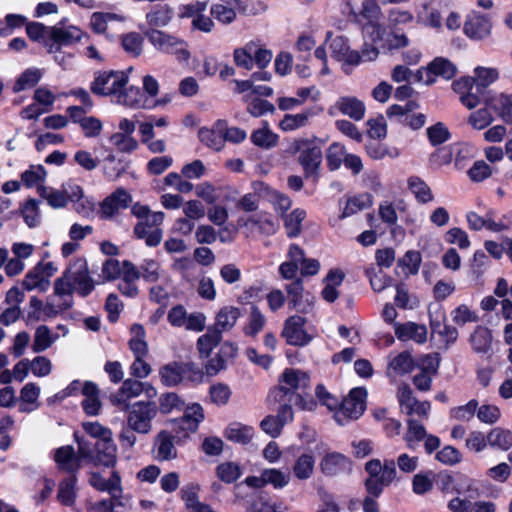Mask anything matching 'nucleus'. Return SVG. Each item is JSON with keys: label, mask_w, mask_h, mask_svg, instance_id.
Segmentation results:
<instances>
[{"label": "nucleus", "mask_w": 512, "mask_h": 512, "mask_svg": "<svg viewBox=\"0 0 512 512\" xmlns=\"http://www.w3.org/2000/svg\"><path fill=\"white\" fill-rule=\"evenodd\" d=\"M161 382L167 387H173L182 382V362H171L160 369Z\"/></svg>", "instance_id": "ea45409f"}, {"label": "nucleus", "mask_w": 512, "mask_h": 512, "mask_svg": "<svg viewBox=\"0 0 512 512\" xmlns=\"http://www.w3.org/2000/svg\"><path fill=\"white\" fill-rule=\"evenodd\" d=\"M254 43H248L242 48H236L233 52V59L238 67L250 70L253 67Z\"/></svg>", "instance_id": "4d7b16f0"}, {"label": "nucleus", "mask_w": 512, "mask_h": 512, "mask_svg": "<svg viewBox=\"0 0 512 512\" xmlns=\"http://www.w3.org/2000/svg\"><path fill=\"white\" fill-rule=\"evenodd\" d=\"M130 202V194L122 188L117 189L114 193H112L102 202V217L110 218L114 216L119 211V209L127 208Z\"/></svg>", "instance_id": "4be33fe9"}, {"label": "nucleus", "mask_w": 512, "mask_h": 512, "mask_svg": "<svg viewBox=\"0 0 512 512\" xmlns=\"http://www.w3.org/2000/svg\"><path fill=\"white\" fill-rule=\"evenodd\" d=\"M36 191L52 208H63L69 202V196L65 191L55 190L44 185H37Z\"/></svg>", "instance_id": "473e14b6"}, {"label": "nucleus", "mask_w": 512, "mask_h": 512, "mask_svg": "<svg viewBox=\"0 0 512 512\" xmlns=\"http://www.w3.org/2000/svg\"><path fill=\"white\" fill-rule=\"evenodd\" d=\"M221 340L222 335L212 327H209L207 332L197 340V348L200 355L205 358L209 357L212 350L220 344Z\"/></svg>", "instance_id": "4c0bfd02"}, {"label": "nucleus", "mask_w": 512, "mask_h": 512, "mask_svg": "<svg viewBox=\"0 0 512 512\" xmlns=\"http://www.w3.org/2000/svg\"><path fill=\"white\" fill-rule=\"evenodd\" d=\"M315 457L311 453L299 455L292 466V473L297 480L306 481L310 479L315 470Z\"/></svg>", "instance_id": "c85d7f7f"}, {"label": "nucleus", "mask_w": 512, "mask_h": 512, "mask_svg": "<svg viewBox=\"0 0 512 512\" xmlns=\"http://www.w3.org/2000/svg\"><path fill=\"white\" fill-rule=\"evenodd\" d=\"M184 407V401L173 392L162 394L159 397L158 411L163 414H169L173 410H181Z\"/></svg>", "instance_id": "13d9d810"}, {"label": "nucleus", "mask_w": 512, "mask_h": 512, "mask_svg": "<svg viewBox=\"0 0 512 512\" xmlns=\"http://www.w3.org/2000/svg\"><path fill=\"white\" fill-rule=\"evenodd\" d=\"M89 483L99 491H107L113 498L122 494L121 477L117 471H113L109 479H105L100 473H91Z\"/></svg>", "instance_id": "412c9836"}, {"label": "nucleus", "mask_w": 512, "mask_h": 512, "mask_svg": "<svg viewBox=\"0 0 512 512\" xmlns=\"http://www.w3.org/2000/svg\"><path fill=\"white\" fill-rule=\"evenodd\" d=\"M95 288V282L90 275L85 259L74 261L54 282V294L59 298L58 304L43 305V302L34 298V320H44L53 317L60 311L70 309L73 304V294L87 297Z\"/></svg>", "instance_id": "f257e3e1"}, {"label": "nucleus", "mask_w": 512, "mask_h": 512, "mask_svg": "<svg viewBox=\"0 0 512 512\" xmlns=\"http://www.w3.org/2000/svg\"><path fill=\"white\" fill-rule=\"evenodd\" d=\"M453 90L460 95V102L468 109H473L480 104L479 94L473 92L475 88V78L464 76L452 84Z\"/></svg>", "instance_id": "f3484780"}, {"label": "nucleus", "mask_w": 512, "mask_h": 512, "mask_svg": "<svg viewBox=\"0 0 512 512\" xmlns=\"http://www.w3.org/2000/svg\"><path fill=\"white\" fill-rule=\"evenodd\" d=\"M99 393V388L95 383L91 381L84 383L82 387V394L84 396L82 408L89 416H96L100 412L102 404L99 399Z\"/></svg>", "instance_id": "393cba45"}, {"label": "nucleus", "mask_w": 512, "mask_h": 512, "mask_svg": "<svg viewBox=\"0 0 512 512\" xmlns=\"http://www.w3.org/2000/svg\"><path fill=\"white\" fill-rule=\"evenodd\" d=\"M407 424L408 431L404 437V440L407 442V446L409 448L414 449V442L422 441L426 437V429L422 424L414 419H409Z\"/></svg>", "instance_id": "052dcab7"}, {"label": "nucleus", "mask_w": 512, "mask_h": 512, "mask_svg": "<svg viewBox=\"0 0 512 512\" xmlns=\"http://www.w3.org/2000/svg\"><path fill=\"white\" fill-rule=\"evenodd\" d=\"M321 472L327 477H336L348 474L352 470V462L345 455L338 452L327 453L319 464Z\"/></svg>", "instance_id": "ddd939ff"}, {"label": "nucleus", "mask_w": 512, "mask_h": 512, "mask_svg": "<svg viewBox=\"0 0 512 512\" xmlns=\"http://www.w3.org/2000/svg\"><path fill=\"white\" fill-rule=\"evenodd\" d=\"M309 376L301 370L286 368L279 379V386L272 389L268 395L269 401L293 402L295 406L306 409L307 404L302 394L308 387Z\"/></svg>", "instance_id": "7ed1b4c3"}, {"label": "nucleus", "mask_w": 512, "mask_h": 512, "mask_svg": "<svg viewBox=\"0 0 512 512\" xmlns=\"http://www.w3.org/2000/svg\"><path fill=\"white\" fill-rule=\"evenodd\" d=\"M240 316L239 308L224 306L218 311L212 328L222 335L223 332H227L235 326Z\"/></svg>", "instance_id": "a878e982"}, {"label": "nucleus", "mask_w": 512, "mask_h": 512, "mask_svg": "<svg viewBox=\"0 0 512 512\" xmlns=\"http://www.w3.org/2000/svg\"><path fill=\"white\" fill-rule=\"evenodd\" d=\"M332 33H327V39L330 40V49L332 56L338 61H344L350 65H357L360 63L359 52L351 50L348 45V40L344 36H336L331 38Z\"/></svg>", "instance_id": "6ab92c4d"}, {"label": "nucleus", "mask_w": 512, "mask_h": 512, "mask_svg": "<svg viewBox=\"0 0 512 512\" xmlns=\"http://www.w3.org/2000/svg\"><path fill=\"white\" fill-rule=\"evenodd\" d=\"M218 478L227 484L236 482L242 475L240 466L234 462H223L216 468Z\"/></svg>", "instance_id": "3c124183"}, {"label": "nucleus", "mask_w": 512, "mask_h": 512, "mask_svg": "<svg viewBox=\"0 0 512 512\" xmlns=\"http://www.w3.org/2000/svg\"><path fill=\"white\" fill-rule=\"evenodd\" d=\"M142 393L151 397L156 394V391L148 383L135 379H126L123 381L118 391L110 395L109 399L116 409L126 411L130 408V400L140 396Z\"/></svg>", "instance_id": "6e6552de"}, {"label": "nucleus", "mask_w": 512, "mask_h": 512, "mask_svg": "<svg viewBox=\"0 0 512 512\" xmlns=\"http://www.w3.org/2000/svg\"><path fill=\"white\" fill-rule=\"evenodd\" d=\"M266 323L265 316L261 313L259 308L255 305L251 306L248 325L244 328V333L250 336H256Z\"/></svg>", "instance_id": "bf43d9fd"}, {"label": "nucleus", "mask_w": 512, "mask_h": 512, "mask_svg": "<svg viewBox=\"0 0 512 512\" xmlns=\"http://www.w3.org/2000/svg\"><path fill=\"white\" fill-rule=\"evenodd\" d=\"M491 447L506 451L512 447V432L501 427L493 428L487 435Z\"/></svg>", "instance_id": "37998d69"}, {"label": "nucleus", "mask_w": 512, "mask_h": 512, "mask_svg": "<svg viewBox=\"0 0 512 512\" xmlns=\"http://www.w3.org/2000/svg\"><path fill=\"white\" fill-rule=\"evenodd\" d=\"M346 154L345 147L338 143L333 142L326 150V162L330 171H336L341 167Z\"/></svg>", "instance_id": "603ef678"}, {"label": "nucleus", "mask_w": 512, "mask_h": 512, "mask_svg": "<svg viewBox=\"0 0 512 512\" xmlns=\"http://www.w3.org/2000/svg\"><path fill=\"white\" fill-rule=\"evenodd\" d=\"M211 15L223 24H230L236 18L234 8L223 4L212 5Z\"/></svg>", "instance_id": "774afa93"}, {"label": "nucleus", "mask_w": 512, "mask_h": 512, "mask_svg": "<svg viewBox=\"0 0 512 512\" xmlns=\"http://www.w3.org/2000/svg\"><path fill=\"white\" fill-rule=\"evenodd\" d=\"M122 46L127 53L139 56L142 53L143 38L139 33H128L122 37Z\"/></svg>", "instance_id": "69168bd1"}, {"label": "nucleus", "mask_w": 512, "mask_h": 512, "mask_svg": "<svg viewBox=\"0 0 512 512\" xmlns=\"http://www.w3.org/2000/svg\"><path fill=\"white\" fill-rule=\"evenodd\" d=\"M125 17L116 13L110 12H94L91 16V27L98 33H106L109 29L118 31L122 28Z\"/></svg>", "instance_id": "aec40b11"}, {"label": "nucleus", "mask_w": 512, "mask_h": 512, "mask_svg": "<svg viewBox=\"0 0 512 512\" xmlns=\"http://www.w3.org/2000/svg\"><path fill=\"white\" fill-rule=\"evenodd\" d=\"M427 137L431 145L437 146L443 144L450 138V132L442 122H437L427 128Z\"/></svg>", "instance_id": "e2e57ef3"}, {"label": "nucleus", "mask_w": 512, "mask_h": 512, "mask_svg": "<svg viewBox=\"0 0 512 512\" xmlns=\"http://www.w3.org/2000/svg\"><path fill=\"white\" fill-rule=\"evenodd\" d=\"M475 72V90L481 94L485 88L494 83L498 77L499 72L495 68L477 67Z\"/></svg>", "instance_id": "a18cd8bd"}, {"label": "nucleus", "mask_w": 512, "mask_h": 512, "mask_svg": "<svg viewBox=\"0 0 512 512\" xmlns=\"http://www.w3.org/2000/svg\"><path fill=\"white\" fill-rule=\"evenodd\" d=\"M57 268L53 262H39L34 267V289L45 292L50 287V278L55 274Z\"/></svg>", "instance_id": "7c9ffc66"}, {"label": "nucleus", "mask_w": 512, "mask_h": 512, "mask_svg": "<svg viewBox=\"0 0 512 512\" xmlns=\"http://www.w3.org/2000/svg\"><path fill=\"white\" fill-rule=\"evenodd\" d=\"M305 217L306 212L300 208L294 209L290 214L285 216L284 226L288 237L293 238L300 234L302 221Z\"/></svg>", "instance_id": "8fccbe9b"}, {"label": "nucleus", "mask_w": 512, "mask_h": 512, "mask_svg": "<svg viewBox=\"0 0 512 512\" xmlns=\"http://www.w3.org/2000/svg\"><path fill=\"white\" fill-rule=\"evenodd\" d=\"M336 107L342 114L347 115L355 121H360L364 118L365 105L356 97H341L337 101Z\"/></svg>", "instance_id": "c756f323"}, {"label": "nucleus", "mask_w": 512, "mask_h": 512, "mask_svg": "<svg viewBox=\"0 0 512 512\" xmlns=\"http://www.w3.org/2000/svg\"><path fill=\"white\" fill-rule=\"evenodd\" d=\"M153 454L154 458L161 462L177 458L178 452L174 444V436L170 432L161 430L156 435L154 438Z\"/></svg>", "instance_id": "dca6fc26"}, {"label": "nucleus", "mask_w": 512, "mask_h": 512, "mask_svg": "<svg viewBox=\"0 0 512 512\" xmlns=\"http://www.w3.org/2000/svg\"><path fill=\"white\" fill-rule=\"evenodd\" d=\"M372 205V196L368 193L361 194L347 200L346 206L340 218L349 217L359 211L369 208Z\"/></svg>", "instance_id": "09e8293b"}, {"label": "nucleus", "mask_w": 512, "mask_h": 512, "mask_svg": "<svg viewBox=\"0 0 512 512\" xmlns=\"http://www.w3.org/2000/svg\"><path fill=\"white\" fill-rule=\"evenodd\" d=\"M313 115L314 112L311 109L305 110L298 114H285L279 123V127L285 132L294 131L298 128L306 126L309 118H311Z\"/></svg>", "instance_id": "58836bf2"}, {"label": "nucleus", "mask_w": 512, "mask_h": 512, "mask_svg": "<svg viewBox=\"0 0 512 512\" xmlns=\"http://www.w3.org/2000/svg\"><path fill=\"white\" fill-rule=\"evenodd\" d=\"M223 127L224 120H218L211 129L201 128L198 132L200 141L215 151H221L225 145Z\"/></svg>", "instance_id": "b1692460"}, {"label": "nucleus", "mask_w": 512, "mask_h": 512, "mask_svg": "<svg viewBox=\"0 0 512 512\" xmlns=\"http://www.w3.org/2000/svg\"><path fill=\"white\" fill-rule=\"evenodd\" d=\"M395 334L399 340H414L417 343H424L427 339V328L425 325L413 322L407 324H398L395 328Z\"/></svg>", "instance_id": "bb28decb"}, {"label": "nucleus", "mask_w": 512, "mask_h": 512, "mask_svg": "<svg viewBox=\"0 0 512 512\" xmlns=\"http://www.w3.org/2000/svg\"><path fill=\"white\" fill-rule=\"evenodd\" d=\"M392 369L399 374H406L411 372L415 363L409 352L404 351L397 355L390 363Z\"/></svg>", "instance_id": "0e129e2a"}, {"label": "nucleus", "mask_w": 512, "mask_h": 512, "mask_svg": "<svg viewBox=\"0 0 512 512\" xmlns=\"http://www.w3.org/2000/svg\"><path fill=\"white\" fill-rule=\"evenodd\" d=\"M173 16V11L170 6L157 5L146 14L148 24L155 27H165L169 24Z\"/></svg>", "instance_id": "79ce46f5"}, {"label": "nucleus", "mask_w": 512, "mask_h": 512, "mask_svg": "<svg viewBox=\"0 0 512 512\" xmlns=\"http://www.w3.org/2000/svg\"><path fill=\"white\" fill-rule=\"evenodd\" d=\"M97 450L96 463L105 467H113L116 464V445L113 439L97 441L94 444Z\"/></svg>", "instance_id": "2f4dec72"}, {"label": "nucleus", "mask_w": 512, "mask_h": 512, "mask_svg": "<svg viewBox=\"0 0 512 512\" xmlns=\"http://www.w3.org/2000/svg\"><path fill=\"white\" fill-rule=\"evenodd\" d=\"M149 42L159 51L174 54L180 62L187 61L190 53L184 40L158 29H149L145 32Z\"/></svg>", "instance_id": "0eeeda50"}, {"label": "nucleus", "mask_w": 512, "mask_h": 512, "mask_svg": "<svg viewBox=\"0 0 512 512\" xmlns=\"http://www.w3.org/2000/svg\"><path fill=\"white\" fill-rule=\"evenodd\" d=\"M231 390L228 385L224 383H217L210 387L209 395L211 401L216 405H226L231 397Z\"/></svg>", "instance_id": "338daca9"}, {"label": "nucleus", "mask_w": 512, "mask_h": 512, "mask_svg": "<svg viewBox=\"0 0 512 512\" xmlns=\"http://www.w3.org/2000/svg\"><path fill=\"white\" fill-rule=\"evenodd\" d=\"M131 333L133 334V338L129 341L130 349L135 358H144L148 352L144 327L140 324H133Z\"/></svg>", "instance_id": "e433bc0d"}, {"label": "nucleus", "mask_w": 512, "mask_h": 512, "mask_svg": "<svg viewBox=\"0 0 512 512\" xmlns=\"http://www.w3.org/2000/svg\"><path fill=\"white\" fill-rule=\"evenodd\" d=\"M254 435V429L251 426L243 425L241 423L230 424L226 431L225 437L234 443L246 445Z\"/></svg>", "instance_id": "f704fd0d"}, {"label": "nucleus", "mask_w": 512, "mask_h": 512, "mask_svg": "<svg viewBox=\"0 0 512 512\" xmlns=\"http://www.w3.org/2000/svg\"><path fill=\"white\" fill-rule=\"evenodd\" d=\"M457 73V67L450 60L437 57L430 62L427 67H421L417 70L414 77L418 82L426 85L435 83V77L440 76L446 80L452 79Z\"/></svg>", "instance_id": "9d476101"}, {"label": "nucleus", "mask_w": 512, "mask_h": 512, "mask_svg": "<svg viewBox=\"0 0 512 512\" xmlns=\"http://www.w3.org/2000/svg\"><path fill=\"white\" fill-rule=\"evenodd\" d=\"M265 486L270 484L275 489H282L287 486L291 480L289 472H282L278 469H265L262 471Z\"/></svg>", "instance_id": "864d4df0"}, {"label": "nucleus", "mask_w": 512, "mask_h": 512, "mask_svg": "<svg viewBox=\"0 0 512 512\" xmlns=\"http://www.w3.org/2000/svg\"><path fill=\"white\" fill-rule=\"evenodd\" d=\"M83 32L76 26H45L34 22V41L40 42L48 53H57L64 46H70L81 40Z\"/></svg>", "instance_id": "20e7f679"}, {"label": "nucleus", "mask_w": 512, "mask_h": 512, "mask_svg": "<svg viewBox=\"0 0 512 512\" xmlns=\"http://www.w3.org/2000/svg\"><path fill=\"white\" fill-rule=\"evenodd\" d=\"M471 345L477 353H487L491 348L492 334L484 326H477L470 337Z\"/></svg>", "instance_id": "a19ab883"}, {"label": "nucleus", "mask_w": 512, "mask_h": 512, "mask_svg": "<svg viewBox=\"0 0 512 512\" xmlns=\"http://www.w3.org/2000/svg\"><path fill=\"white\" fill-rule=\"evenodd\" d=\"M408 187L416 197L417 201L426 204L433 201L434 196L430 187L420 177L412 176L408 179Z\"/></svg>", "instance_id": "c03bdc74"}, {"label": "nucleus", "mask_w": 512, "mask_h": 512, "mask_svg": "<svg viewBox=\"0 0 512 512\" xmlns=\"http://www.w3.org/2000/svg\"><path fill=\"white\" fill-rule=\"evenodd\" d=\"M127 412V425L139 434H149L152 431V421L158 414V405L154 401H137L130 405Z\"/></svg>", "instance_id": "39448f33"}, {"label": "nucleus", "mask_w": 512, "mask_h": 512, "mask_svg": "<svg viewBox=\"0 0 512 512\" xmlns=\"http://www.w3.org/2000/svg\"><path fill=\"white\" fill-rule=\"evenodd\" d=\"M117 103L127 107L137 108L141 106L143 100V93L139 87L130 86L128 88H122L117 93Z\"/></svg>", "instance_id": "49530a36"}, {"label": "nucleus", "mask_w": 512, "mask_h": 512, "mask_svg": "<svg viewBox=\"0 0 512 512\" xmlns=\"http://www.w3.org/2000/svg\"><path fill=\"white\" fill-rule=\"evenodd\" d=\"M305 323L306 319L298 315L286 319L281 335L287 344L302 347L310 343L312 338L304 329Z\"/></svg>", "instance_id": "9b49d317"}, {"label": "nucleus", "mask_w": 512, "mask_h": 512, "mask_svg": "<svg viewBox=\"0 0 512 512\" xmlns=\"http://www.w3.org/2000/svg\"><path fill=\"white\" fill-rule=\"evenodd\" d=\"M418 108L415 101H408L405 105L393 104L388 107L386 114L389 119H395L399 123L405 124L408 121V115Z\"/></svg>", "instance_id": "5fc2aeb1"}, {"label": "nucleus", "mask_w": 512, "mask_h": 512, "mask_svg": "<svg viewBox=\"0 0 512 512\" xmlns=\"http://www.w3.org/2000/svg\"><path fill=\"white\" fill-rule=\"evenodd\" d=\"M251 142L258 147L270 149L277 145L278 135L273 133L266 124L265 127L257 129L251 134Z\"/></svg>", "instance_id": "de8ad7c7"}, {"label": "nucleus", "mask_w": 512, "mask_h": 512, "mask_svg": "<svg viewBox=\"0 0 512 512\" xmlns=\"http://www.w3.org/2000/svg\"><path fill=\"white\" fill-rule=\"evenodd\" d=\"M77 476L68 475L64 478L58 486L57 500L64 506L70 507L76 500V486Z\"/></svg>", "instance_id": "72a5a7b5"}, {"label": "nucleus", "mask_w": 512, "mask_h": 512, "mask_svg": "<svg viewBox=\"0 0 512 512\" xmlns=\"http://www.w3.org/2000/svg\"><path fill=\"white\" fill-rule=\"evenodd\" d=\"M492 23L486 15L473 13L469 15L464 23V33L473 40H482L491 33Z\"/></svg>", "instance_id": "2eb2a0df"}, {"label": "nucleus", "mask_w": 512, "mask_h": 512, "mask_svg": "<svg viewBox=\"0 0 512 512\" xmlns=\"http://www.w3.org/2000/svg\"><path fill=\"white\" fill-rule=\"evenodd\" d=\"M54 460L58 469L68 475H76L81 468L80 457H77L74 447L70 445L57 448Z\"/></svg>", "instance_id": "a211bd4d"}, {"label": "nucleus", "mask_w": 512, "mask_h": 512, "mask_svg": "<svg viewBox=\"0 0 512 512\" xmlns=\"http://www.w3.org/2000/svg\"><path fill=\"white\" fill-rule=\"evenodd\" d=\"M354 15L355 21H358L359 17H362L368 21L367 24L364 25L363 31L365 33H370L373 40L380 39L383 33L382 27L376 23V21L381 16V8L376 2V0H364L362 2V9L359 14L352 12Z\"/></svg>", "instance_id": "f8f14e48"}, {"label": "nucleus", "mask_w": 512, "mask_h": 512, "mask_svg": "<svg viewBox=\"0 0 512 512\" xmlns=\"http://www.w3.org/2000/svg\"><path fill=\"white\" fill-rule=\"evenodd\" d=\"M128 75L124 71H98L90 85L91 92L98 96H117L126 87Z\"/></svg>", "instance_id": "1a4fd4ad"}, {"label": "nucleus", "mask_w": 512, "mask_h": 512, "mask_svg": "<svg viewBox=\"0 0 512 512\" xmlns=\"http://www.w3.org/2000/svg\"><path fill=\"white\" fill-rule=\"evenodd\" d=\"M204 419L203 408L199 404H193L185 408L184 414L181 418L173 420V423L179 429L187 433H194Z\"/></svg>", "instance_id": "5701e85b"}, {"label": "nucleus", "mask_w": 512, "mask_h": 512, "mask_svg": "<svg viewBox=\"0 0 512 512\" xmlns=\"http://www.w3.org/2000/svg\"><path fill=\"white\" fill-rule=\"evenodd\" d=\"M50 329L45 325H40L34 333V353L48 349L56 340Z\"/></svg>", "instance_id": "6e6d98bb"}, {"label": "nucleus", "mask_w": 512, "mask_h": 512, "mask_svg": "<svg viewBox=\"0 0 512 512\" xmlns=\"http://www.w3.org/2000/svg\"><path fill=\"white\" fill-rule=\"evenodd\" d=\"M288 294V306L290 309H296L299 312H307L306 306L302 303L303 298V281L301 278H296L293 282L286 285Z\"/></svg>", "instance_id": "c9c22d12"}, {"label": "nucleus", "mask_w": 512, "mask_h": 512, "mask_svg": "<svg viewBox=\"0 0 512 512\" xmlns=\"http://www.w3.org/2000/svg\"><path fill=\"white\" fill-rule=\"evenodd\" d=\"M477 408L478 401L476 399H472L465 405L452 408L450 415L458 421H470L475 413H477Z\"/></svg>", "instance_id": "680f3d73"}, {"label": "nucleus", "mask_w": 512, "mask_h": 512, "mask_svg": "<svg viewBox=\"0 0 512 512\" xmlns=\"http://www.w3.org/2000/svg\"><path fill=\"white\" fill-rule=\"evenodd\" d=\"M324 141L313 138H294L287 142L284 152L289 156L299 154L297 161L303 169L304 177H319L323 160Z\"/></svg>", "instance_id": "f03ea898"}, {"label": "nucleus", "mask_w": 512, "mask_h": 512, "mask_svg": "<svg viewBox=\"0 0 512 512\" xmlns=\"http://www.w3.org/2000/svg\"><path fill=\"white\" fill-rule=\"evenodd\" d=\"M367 391L365 388H353L349 395L342 400L335 411L334 418L339 425L357 420L365 411Z\"/></svg>", "instance_id": "423d86ee"}, {"label": "nucleus", "mask_w": 512, "mask_h": 512, "mask_svg": "<svg viewBox=\"0 0 512 512\" xmlns=\"http://www.w3.org/2000/svg\"><path fill=\"white\" fill-rule=\"evenodd\" d=\"M365 471L368 473V478L365 480L364 485L368 495L379 497L384 487L389 486L392 482H385L382 479L381 462L379 459H371L365 464Z\"/></svg>", "instance_id": "4468645a"}, {"label": "nucleus", "mask_w": 512, "mask_h": 512, "mask_svg": "<svg viewBox=\"0 0 512 512\" xmlns=\"http://www.w3.org/2000/svg\"><path fill=\"white\" fill-rule=\"evenodd\" d=\"M485 104L496 111L505 123L512 124V95L501 93L499 96L487 98Z\"/></svg>", "instance_id": "cd10ccee"}]
</instances>
